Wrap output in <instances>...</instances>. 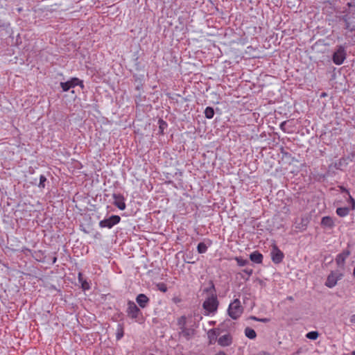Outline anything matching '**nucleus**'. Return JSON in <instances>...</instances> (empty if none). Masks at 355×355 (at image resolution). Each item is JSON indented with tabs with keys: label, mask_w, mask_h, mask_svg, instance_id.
<instances>
[{
	"label": "nucleus",
	"mask_w": 355,
	"mask_h": 355,
	"mask_svg": "<svg viewBox=\"0 0 355 355\" xmlns=\"http://www.w3.org/2000/svg\"><path fill=\"white\" fill-rule=\"evenodd\" d=\"M349 212V209L347 207H339V208H337V209H336V214L340 217L346 216L347 215H348Z\"/></svg>",
	"instance_id": "obj_21"
},
{
	"label": "nucleus",
	"mask_w": 355,
	"mask_h": 355,
	"mask_svg": "<svg viewBox=\"0 0 355 355\" xmlns=\"http://www.w3.org/2000/svg\"><path fill=\"white\" fill-rule=\"evenodd\" d=\"M211 243V241L209 240V245Z\"/></svg>",
	"instance_id": "obj_48"
},
{
	"label": "nucleus",
	"mask_w": 355,
	"mask_h": 355,
	"mask_svg": "<svg viewBox=\"0 0 355 355\" xmlns=\"http://www.w3.org/2000/svg\"><path fill=\"white\" fill-rule=\"evenodd\" d=\"M343 277V274L339 270L331 271L327 276L324 285L328 288H333L336 284L338 281L340 280Z\"/></svg>",
	"instance_id": "obj_6"
},
{
	"label": "nucleus",
	"mask_w": 355,
	"mask_h": 355,
	"mask_svg": "<svg viewBox=\"0 0 355 355\" xmlns=\"http://www.w3.org/2000/svg\"><path fill=\"white\" fill-rule=\"evenodd\" d=\"M81 284H82V288L84 290H88L89 288V285L86 280H84L83 282H82Z\"/></svg>",
	"instance_id": "obj_33"
},
{
	"label": "nucleus",
	"mask_w": 355,
	"mask_h": 355,
	"mask_svg": "<svg viewBox=\"0 0 355 355\" xmlns=\"http://www.w3.org/2000/svg\"><path fill=\"white\" fill-rule=\"evenodd\" d=\"M288 299L289 300H293V297H288Z\"/></svg>",
	"instance_id": "obj_43"
},
{
	"label": "nucleus",
	"mask_w": 355,
	"mask_h": 355,
	"mask_svg": "<svg viewBox=\"0 0 355 355\" xmlns=\"http://www.w3.org/2000/svg\"><path fill=\"white\" fill-rule=\"evenodd\" d=\"M187 324V318L185 315L181 316L178 320V324L180 327V329H182V327H186Z\"/></svg>",
	"instance_id": "obj_28"
},
{
	"label": "nucleus",
	"mask_w": 355,
	"mask_h": 355,
	"mask_svg": "<svg viewBox=\"0 0 355 355\" xmlns=\"http://www.w3.org/2000/svg\"><path fill=\"white\" fill-rule=\"evenodd\" d=\"M348 9H346L347 11H354L355 10V3L354 2H348L347 3Z\"/></svg>",
	"instance_id": "obj_32"
},
{
	"label": "nucleus",
	"mask_w": 355,
	"mask_h": 355,
	"mask_svg": "<svg viewBox=\"0 0 355 355\" xmlns=\"http://www.w3.org/2000/svg\"><path fill=\"white\" fill-rule=\"evenodd\" d=\"M245 335L250 339H254L257 337L255 331L250 327H246L245 329Z\"/></svg>",
	"instance_id": "obj_19"
},
{
	"label": "nucleus",
	"mask_w": 355,
	"mask_h": 355,
	"mask_svg": "<svg viewBox=\"0 0 355 355\" xmlns=\"http://www.w3.org/2000/svg\"><path fill=\"white\" fill-rule=\"evenodd\" d=\"M51 260H52V263L53 264V263H55L56 262V261H57V257H56L55 256H53V257H52Z\"/></svg>",
	"instance_id": "obj_38"
},
{
	"label": "nucleus",
	"mask_w": 355,
	"mask_h": 355,
	"mask_svg": "<svg viewBox=\"0 0 355 355\" xmlns=\"http://www.w3.org/2000/svg\"><path fill=\"white\" fill-rule=\"evenodd\" d=\"M250 259L255 263H261L263 255L259 251H254L250 254Z\"/></svg>",
	"instance_id": "obj_16"
},
{
	"label": "nucleus",
	"mask_w": 355,
	"mask_h": 355,
	"mask_svg": "<svg viewBox=\"0 0 355 355\" xmlns=\"http://www.w3.org/2000/svg\"><path fill=\"white\" fill-rule=\"evenodd\" d=\"M349 251L345 250L336 256V262L338 267L343 268L345 260L349 257Z\"/></svg>",
	"instance_id": "obj_10"
},
{
	"label": "nucleus",
	"mask_w": 355,
	"mask_h": 355,
	"mask_svg": "<svg viewBox=\"0 0 355 355\" xmlns=\"http://www.w3.org/2000/svg\"><path fill=\"white\" fill-rule=\"evenodd\" d=\"M136 302L141 309H144L148 306L150 299L145 294L140 293L136 297Z\"/></svg>",
	"instance_id": "obj_11"
},
{
	"label": "nucleus",
	"mask_w": 355,
	"mask_h": 355,
	"mask_svg": "<svg viewBox=\"0 0 355 355\" xmlns=\"http://www.w3.org/2000/svg\"><path fill=\"white\" fill-rule=\"evenodd\" d=\"M124 335L123 328L121 324H118L117 329H116V340H119L123 338Z\"/></svg>",
	"instance_id": "obj_24"
},
{
	"label": "nucleus",
	"mask_w": 355,
	"mask_h": 355,
	"mask_svg": "<svg viewBox=\"0 0 355 355\" xmlns=\"http://www.w3.org/2000/svg\"><path fill=\"white\" fill-rule=\"evenodd\" d=\"M353 275L355 277V266H354V270H353Z\"/></svg>",
	"instance_id": "obj_41"
},
{
	"label": "nucleus",
	"mask_w": 355,
	"mask_h": 355,
	"mask_svg": "<svg viewBox=\"0 0 355 355\" xmlns=\"http://www.w3.org/2000/svg\"><path fill=\"white\" fill-rule=\"evenodd\" d=\"M351 355H355V351H352Z\"/></svg>",
	"instance_id": "obj_42"
},
{
	"label": "nucleus",
	"mask_w": 355,
	"mask_h": 355,
	"mask_svg": "<svg viewBox=\"0 0 355 355\" xmlns=\"http://www.w3.org/2000/svg\"><path fill=\"white\" fill-rule=\"evenodd\" d=\"M347 160V159L345 157L340 159L338 162L334 164V167L338 170H343V168L345 167L348 164Z\"/></svg>",
	"instance_id": "obj_18"
},
{
	"label": "nucleus",
	"mask_w": 355,
	"mask_h": 355,
	"mask_svg": "<svg viewBox=\"0 0 355 355\" xmlns=\"http://www.w3.org/2000/svg\"><path fill=\"white\" fill-rule=\"evenodd\" d=\"M112 198L114 199L113 205L119 208L120 210H124L126 207L125 203V198L121 193H113Z\"/></svg>",
	"instance_id": "obj_9"
},
{
	"label": "nucleus",
	"mask_w": 355,
	"mask_h": 355,
	"mask_svg": "<svg viewBox=\"0 0 355 355\" xmlns=\"http://www.w3.org/2000/svg\"><path fill=\"white\" fill-rule=\"evenodd\" d=\"M321 225L331 229L334 226V223L331 217L324 216L321 220Z\"/></svg>",
	"instance_id": "obj_17"
},
{
	"label": "nucleus",
	"mask_w": 355,
	"mask_h": 355,
	"mask_svg": "<svg viewBox=\"0 0 355 355\" xmlns=\"http://www.w3.org/2000/svg\"><path fill=\"white\" fill-rule=\"evenodd\" d=\"M220 331L219 329H212L208 331L207 336L209 338L210 344H212L217 340V337L220 335Z\"/></svg>",
	"instance_id": "obj_15"
},
{
	"label": "nucleus",
	"mask_w": 355,
	"mask_h": 355,
	"mask_svg": "<svg viewBox=\"0 0 355 355\" xmlns=\"http://www.w3.org/2000/svg\"><path fill=\"white\" fill-rule=\"evenodd\" d=\"M350 322L352 323H355V314H353L350 318Z\"/></svg>",
	"instance_id": "obj_37"
},
{
	"label": "nucleus",
	"mask_w": 355,
	"mask_h": 355,
	"mask_svg": "<svg viewBox=\"0 0 355 355\" xmlns=\"http://www.w3.org/2000/svg\"><path fill=\"white\" fill-rule=\"evenodd\" d=\"M284 155L286 156V155H289V153H284Z\"/></svg>",
	"instance_id": "obj_44"
},
{
	"label": "nucleus",
	"mask_w": 355,
	"mask_h": 355,
	"mask_svg": "<svg viewBox=\"0 0 355 355\" xmlns=\"http://www.w3.org/2000/svg\"><path fill=\"white\" fill-rule=\"evenodd\" d=\"M271 259L273 263L276 264L280 263L284 257V253L275 245L270 252Z\"/></svg>",
	"instance_id": "obj_8"
},
{
	"label": "nucleus",
	"mask_w": 355,
	"mask_h": 355,
	"mask_svg": "<svg viewBox=\"0 0 355 355\" xmlns=\"http://www.w3.org/2000/svg\"><path fill=\"white\" fill-rule=\"evenodd\" d=\"M159 123V132L161 134H164V131L166 128L168 127V124L166 121H164L163 119H159L158 121Z\"/></svg>",
	"instance_id": "obj_25"
},
{
	"label": "nucleus",
	"mask_w": 355,
	"mask_h": 355,
	"mask_svg": "<svg viewBox=\"0 0 355 355\" xmlns=\"http://www.w3.org/2000/svg\"><path fill=\"white\" fill-rule=\"evenodd\" d=\"M128 308L126 310L127 315L129 318L135 320L136 322H141L144 318L143 313L136 304L129 300L128 302Z\"/></svg>",
	"instance_id": "obj_4"
},
{
	"label": "nucleus",
	"mask_w": 355,
	"mask_h": 355,
	"mask_svg": "<svg viewBox=\"0 0 355 355\" xmlns=\"http://www.w3.org/2000/svg\"><path fill=\"white\" fill-rule=\"evenodd\" d=\"M347 45L346 43L336 46L331 58L335 64L341 65L343 64L347 58Z\"/></svg>",
	"instance_id": "obj_2"
},
{
	"label": "nucleus",
	"mask_w": 355,
	"mask_h": 355,
	"mask_svg": "<svg viewBox=\"0 0 355 355\" xmlns=\"http://www.w3.org/2000/svg\"><path fill=\"white\" fill-rule=\"evenodd\" d=\"M60 87L62 89V91L63 92H67L69 91L71 88H73L71 87V83L69 82V80L67 81V82H62L60 83Z\"/></svg>",
	"instance_id": "obj_27"
},
{
	"label": "nucleus",
	"mask_w": 355,
	"mask_h": 355,
	"mask_svg": "<svg viewBox=\"0 0 355 355\" xmlns=\"http://www.w3.org/2000/svg\"><path fill=\"white\" fill-rule=\"evenodd\" d=\"M251 318L254 320L259 321V318H256L255 316H252Z\"/></svg>",
	"instance_id": "obj_40"
},
{
	"label": "nucleus",
	"mask_w": 355,
	"mask_h": 355,
	"mask_svg": "<svg viewBox=\"0 0 355 355\" xmlns=\"http://www.w3.org/2000/svg\"><path fill=\"white\" fill-rule=\"evenodd\" d=\"M78 280L80 283L84 281L82 273L80 272L78 273Z\"/></svg>",
	"instance_id": "obj_35"
},
{
	"label": "nucleus",
	"mask_w": 355,
	"mask_h": 355,
	"mask_svg": "<svg viewBox=\"0 0 355 355\" xmlns=\"http://www.w3.org/2000/svg\"><path fill=\"white\" fill-rule=\"evenodd\" d=\"M205 115L207 119H212L214 116V108L212 107H207L205 110Z\"/></svg>",
	"instance_id": "obj_22"
},
{
	"label": "nucleus",
	"mask_w": 355,
	"mask_h": 355,
	"mask_svg": "<svg viewBox=\"0 0 355 355\" xmlns=\"http://www.w3.org/2000/svg\"><path fill=\"white\" fill-rule=\"evenodd\" d=\"M236 261L239 266H246L249 263L248 260L244 259L241 257H236Z\"/></svg>",
	"instance_id": "obj_29"
},
{
	"label": "nucleus",
	"mask_w": 355,
	"mask_h": 355,
	"mask_svg": "<svg viewBox=\"0 0 355 355\" xmlns=\"http://www.w3.org/2000/svg\"><path fill=\"white\" fill-rule=\"evenodd\" d=\"M243 271V272L246 273L248 276H250L253 272L252 269H250V268H245Z\"/></svg>",
	"instance_id": "obj_34"
},
{
	"label": "nucleus",
	"mask_w": 355,
	"mask_h": 355,
	"mask_svg": "<svg viewBox=\"0 0 355 355\" xmlns=\"http://www.w3.org/2000/svg\"><path fill=\"white\" fill-rule=\"evenodd\" d=\"M269 320H270L268 318H260L259 320V321L262 322H269Z\"/></svg>",
	"instance_id": "obj_36"
},
{
	"label": "nucleus",
	"mask_w": 355,
	"mask_h": 355,
	"mask_svg": "<svg viewBox=\"0 0 355 355\" xmlns=\"http://www.w3.org/2000/svg\"><path fill=\"white\" fill-rule=\"evenodd\" d=\"M195 334V330L193 328L182 327L180 329V335L189 340Z\"/></svg>",
	"instance_id": "obj_12"
},
{
	"label": "nucleus",
	"mask_w": 355,
	"mask_h": 355,
	"mask_svg": "<svg viewBox=\"0 0 355 355\" xmlns=\"http://www.w3.org/2000/svg\"><path fill=\"white\" fill-rule=\"evenodd\" d=\"M284 123H286V121H284V122L281 124V126H282Z\"/></svg>",
	"instance_id": "obj_46"
},
{
	"label": "nucleus",
	"mask_w": 355,
	"mask_h": 355,
	"mask_svg": "<svg viewBox=\"0 0 355 355\" xmlns=\"http://www.w3.org/2000/svg\"><path fill=\"white\" fill-rule=\"evenodd\" d=\"M215 323V322H211L210 324H214Z\"/></svg>",
	"instance_id": "obj_47"
},
{
	"label": "nucleus",
	"mask_w": 355,
	"mask_h": 355,
	"mask_svg": "<svg viewBox=\"0 0 355 355\" xmlns=\"http://www.w3.org/2000/svg\"><path fill=\"white\" fill-rule=\"evenodd\" d=\"M46 181V178L44 175H41L40 177V183L38 184V187L40 188H44L45 187V182Z\"/></svg>",
	"instance_id": "obj_31"
},
{
	"label": "nucleus",
	"mask_w": 355,
	"mask_h": 355,
	"mask_svg": "<svg viewBox=\"0 0 355 355\" xmlns=\"http://www.w3.org/2000/svg\"><path fill=\"white\" fill-rule=\"evenodd\" d=\"M202 293H206L207 296H217L216 290L212 281L209 282L208 286L203 288Z\"/></svg>",
	"instance_id": "obj_13"
},
{
	"label": "nucleus",
	"mask_w": 355,
	"mask_h": 355,
	"mask_svg": "<svg viewBox=\"0 0 355 355\" xmlns=\"http://www.w3.org/2000/svg\"><path fill=\"white\" fill-rule=\"evenodd\" d=\"M215 355H227L224 352L220 351L218 353L216 354Z\"/></svg>",
	"instance_id": "obj_39"
},
{
	"label": "nucleus",
	"mask_w": 355,
	"mask_h": 355,
	"mask_svg": "<svg viewBox=\"0 0 355 355\" xmlns=\"http://www.w3.org/2000/svg\"><path fill=\"white\" fill-rule=\"evenodd\" d=\"M219 301L217 296H207L202 303L205 315H215L218 311Z\"/></svg>",
	"instance_id": "obj_1"
},
{
	"label": "nucleus",
	"mask_w": 355,
	"mask_h": 355,
	"mask_svg": "<svg viewBox=\"0 0 355 355\" xmlns=\"http://www.w3.org/2000/svg\"><path fill=\"white\" fill-rule=\"evenodd\" d=\"M319 336V333L316 331H311L306 334V337L310 340H315Z\"/></svg>",
	"instance_id": "obj_26"
},
{
	"label": "nucleus",
	"mask_w": 355,
	"mask_h": 355,
	"mask_svg": "<svg viewBox=\"0 0 355 355\" xmlns=\"http://www.w3.org/2000/svg\"><path fill=\"white\" fill-rule=\"evenodd\" d=\"M207 245L205 243L201 242L199 243L197 246V251L199 254H203L207 252Z\"/></svg>",
	"instance_id": "obj_23"
},
{
	"label": "nucleus",
	"mask_w": 355,
	"mask_h": 355,
	"mask_svg": "<svg viewBox=\"0 0 355 355\" xmlns=\"http://www.w3.org/2000/svg\"><path fill=\"white\" fill-rule=\"evenodd\" d=\"M121 221V217L118 215H112L109 218H104L101 220L98 223L101 228H108L111 229L114 225L119 223Z\"/></svg>",
	"instance_id": "obj_7"
},
{
	"label": "nucleus",
	"mask_w": 355,
	"mask_h": 355,
	"mask_svg": "<svg viewBox=\"0 0 355 355\" xmlns=\"http://www.w3.org/2000/svg\"><path fill=\"white\" fill-rule=\"evenodd\" d=\"M157 288L159 291L163 293H166L168 290L166 285L164 283H158L157 284Z\"/></svg>",
	"instance_id": "obj_30"
},
{
	"label": "nucleus",
	"mask_w": 355,
	"mask_h": 355,
	"mask_svg": "<svg viewBox=\"0 0 355 355\" xmlns=\"http://www.w3.org/2000/svg\"><path fill=\"white\" fill-rule=\"evenodd\" d=\"M218 343L223 347L229 346L232 344V336L230 334L223 335L218 338Z\"/></svg>",
	"instance_id": "obj_14"
},
{
	"label": "nucleus",
	"mask_w": 355,
	"mask_h": 355,
	"mask_svg": "<svg viewBox=\"0 0 355 355\" xmlns=\"http://www.w3.org/2000/svg\"><path fill=\"white\" fill-rule=\"evenodd\" d=\"M351 200L353 202V203L354 204L355 203L354 200L353 198H351Z\"/></svg>",
	"instance_id": "obj_45"
},
{
	"label": "nucleus",
	"mask_w": 355,
	"mask_h": 355,
	"mask_svg": "<svg viewBox=\"0 0 355 355\" xmlns=\"http://www.w3.org/2000/svg\"><path fill=\"white\" fill-rule=\"evenodd\" d=\"M69 82L71 83V87L73 88L75 87L77 85L80 86L82 89L84 88V84H83V80H80L78 78H71L69 80Z\"/></svg>",
	"instance_id": "obj_20"
},
{
	"label": "nucleus",
	"mask_w": 355,
	"mask_h": 355,
	"mask_svg": "<svg viewBox=\"0 0 355 355\" xmlns=\"http://www.w3.org/2000/svg\"><path fill=\"white\" fill-rule=\"evenodd\" d=\"M243 308L241 304L239 299H235L232 303L230 304L227 313L230 318L233 320H237L243 313Z\"/></svg>",
	"instance_id": "obj_5"
},
{
	"label": "nucleus",
	"mask_w": 355,
	"mask_h": 355,
	"mask_svg": "<svg viewBox=\"0 0 355 355\" xmlns=\"http://www.w3.org/2000/svg\"><path fill=\"white\" fill-rule=\"evenodd\" d=\"M344 15L338 16L339 21L345 23V28L350 32H355V10L354 11H343Z\"/></svg>",
	"instance_id": "obj_3"
}]
</instances>
